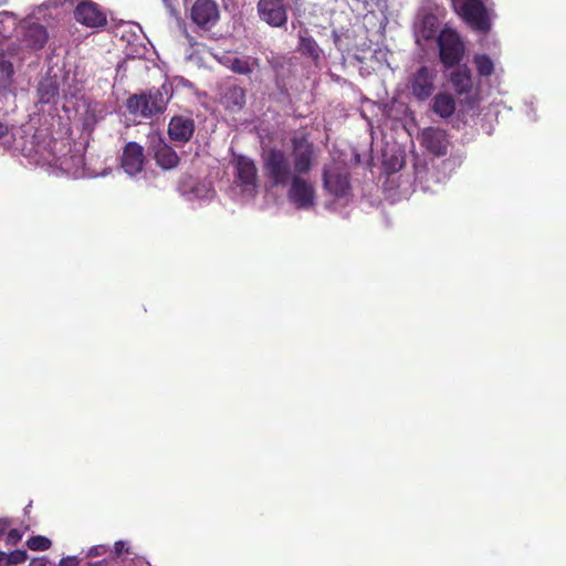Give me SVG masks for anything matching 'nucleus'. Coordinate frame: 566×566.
<instances>
[{"instance_id":"obj_16","label":"nucleus","mask_w":566,"mask_h":566,"mask_svg":"<svg viewBox=\"0 0 566 566\" xmlns=\"http://www.w3.org/2000/svg\"><path fill=\"white\" fill-rule=\"evenodd\" d=\"M220 104L231 113H239L247 104V91L234 83L226 84L221 88Z\"/></svg>"},{"instance_id":"obj_12","label":"nucleus","mask_w":566,"mask_h":566,"mask_svg":"<svg viewBox=\"0 0 566 566\" xmlns=\"http://www.w3.org/2000/svg\"><path fill=\"white\" fill-rule=\"evenodd\" d=\"M460 14L474 30L486 33L491 29L486 8L481 0H464L460 7Z\"/></svg>"},{"instance_id":"obj_30","label":"nucleus","mask_w":566,"mask_h":566,"mask_svg":"<svg viewBox=\"0 0 566 566\" xmlns=\"http://www.w3.org/2000/svg\"><path fill=\"white\" fill-rule=\"evenodd\" d=\"M22 538V534L18 530H11L7 536L9 545H15Z\"/></svg>"},{"instance_id":"obj_6","label":"nucleus","mask_w":566,"mask_h":566,"mask_svg":"<svg viewBox=\"0 0 566 566\" xmlns=\"http://www.w3.org/2000/svg\"><path fill=\"white\" fill-rule=\"evenodd\" d=\"M304 176L294 174V178L289 182L286 191L289 201L298 210L312 209L316 201L315 187Z\"/></svg>"},{"instance_id":"obj_18","label":"nucleus","mask_w":566,"mask_h":566,"mask_svg":"<svg viewBox=\"0 0 566 566\" xmlns=\"http://www.w3.org/2000/svg\"><path fill=\"white\" fill-rule=\"evenodd\" d=\"M296 51L302 56L310 59L315 65L319 63L323 54V50L319 48L316 40L310 34L307 29L298 32Z\"/></svg>"},{"instance_id":"obj_11","label":"nucleus","mask_w":566,"mask_h":566,"mask_svg":"<svg viewBox=\"0 0 566 566\" xmlns=\"http://www.w3.org/2000/svg\"><path fill=\"white\" fill-rule=\"evenodd\" d=\"M436 77L434 70L426 65L420 66L409 80L412 96L420 102L427 101L436 90Z\"/></svg>"},{"instance_id":"obj_40","label":"nucleus","mask_w":566,"mask_h":566,"mask_svg":"<svg viewBox=\"0 0 566 566\" xmlns=\"http://www.w3.org/2000/svg\"><path fill=\"white\" fill-rule=\"evenodd\" d=\"M31 507H32V502H30V503L27 505L25 510H28V511H29Z\"/></svg>"},{"instance_id":"obj_42","label":"nucleus","mask_w":566,"mask_h":566,"mask_svg":"<svg viewBox=\"0 0 566 566\" xmlns=\"http://www.w3.org/2000/svg\"><path fill=\"white\" fill-rule=\"evenodd\" d=\"M3 91H4V90H3L2 87H0V95L2 94V92H3Z\"/></svg>"},{"instance_id":"obj_24","label":"nucleus","mask_w":566,"mask_h":566,"mask_svg":"<svg viewBox=\"0 0 566 566\" xmlns=\"http://www.w3.org/2000/svg\"><path fill=\"white\" fill-rule=\"evenodd\" d=\"M439 20L433 13L424 14L421 19L418 33L424 41L433 40L439 29Z\"/></svg>"},{"instance_id":"obj_2","label":"nucleus","mask_w":566,"mask_h":566,"mask_svg":"<svg viewBox=\"0 0 566 566\" xmlns=\"http://www.w3.org/2000/svg\"><path fill=\"white\" fill-rule=\"evenodd\" d=\"M170 85L164 83L145 93L134 94L127 98L126 107L132 115L151 118L165 112L170 98Z\"/></svg>"},{"instance_id":"obj_14","label":"nucleus","mask_w":566,"mask_h":566,"mask_svg":"<svg viewBox=\"0 0 566 566\" xmlns=\"http://www.w3.org/2000/svg\"><path fill=\"white\" fill-rule=\"evenodd\" d=\"M235 177L244 191L254 190L258 184V169L254 161L239 155L234 158Z\"/></svg>"},{"instance_id":"obj_23","label":"nucleus","mask_w":566,"mask_h":566,"mask_svg":"<svg viewBox=\"0 0 566 566\" xmlns=\"http://www.w3.org/2000/svg\"><path fill=\"white\" fill-rule=\"evenodd\" d=\"M105 113L99 103L90 102L82 115V126L86 132H93L98 122L104 119Z\"/></svg>"},{"instance_id":"obj_21","label":"nucleus","mask_w":566,"mask_h":566,"mask_svg":"<svg viewBox=\"0 0 566 566\" xmlns=\"http://www.w3.org/2000/svg\"><path fill=\"white\" fill-rule=\"evenodd\" d=\"M450 83L458 95L468 94L473 87L470 69L467 65L459 66L450 74Z\"/></svg>"},{"instance_id":"obj_32","label":"nucleus","mask_w":566,"mask_h":566,"mask_svg":"<svg viewBox=\"0 0 566 566\" xmlns=\"http://www.w3.org/2000/svg\"><path fill=\"white\" fill-rule=\"evenodd\" d=\"M35 134L31 136L30 147H22L23 155L28 158H32L33 153L35 151Z\"/></svg>"},{"instance_id":"obj_20","label":"nucleus","mask_w":566,"mask_h":566,"mask_svg":"<svg viewBox=\"0 0 566 566\" xmlns=\"http://www.w3.org/2000/svg\"><path fill=\"white\" fill-rule=\"evenodd\" d=\"M156 164L163 169H172L179 164V156L163 139H158L153 146Z\"/></svg>"},{"instance_id":"obj_10","label":"nucleus","mask_w":566,"mask_h":566,"mask_svg":"<svg viewBox=\"0 0 566 566\" xmlns=\"http://www.w3.org/2000/svg\"><path fill=\"white\" fill-rule=\"evenodd\" d=\"M190 20L200 30H211L220 20L218 3L214 0H195L190 9Z\"/></svg>"},{"instance_id":"obj_5","label":"nucleus","mask_w":566,"mask_h":566,"mask_svg":"<svg viewBox=\"0 0 566 566\" xmlns=\"http://www.w3.org/2000/svg\"><path fill=\"white\" fill-rule=\"evenodd\" d=\"M291 163L294 174L307 175L316 161V150L308 135L301 133L291 138Z\"/></svg>"},{"instance_id":"obj_35","label":"nucleus","mask_w":566,"mask_h":566,"mask_svg":"<svg viewBox=\"0 0 566 566\" xmlns=\"http://www.w3.org/2000/svg\"><path fill=\"white\" fill-rule=\"evenodd\" d=\"M0 566H10L8 554L0 552Z\"/></svg>"},{"instance_id":"obj_8","label":"nucleus","mask_w":566,"mask_h":566,"mask_svg":"<svg viewBox=\"0 0 566 566\" xmlns=\"http://www.w3.org/2000/svg\"><path fill=\"white\" fill-rule=\"evenodd\" d=\"M73 17L77 23L90 29H102L107 25L106 12L92 0H78Z\"/></svg>"},{"instance_id":"obj_34","label":"nucleus","mask_w":566,"mask_h":566,"mask_svg":"<svg viewBox=\"0 0 566 566\" xmlns=\"http://www.w3.org/2000/svg\"><path fill=\"white\" fill-rule=\"evenodd\" d=\"M59 566H78L77 557L67 556L60 560Z\"/></svg>"},{"instance_id":"obj_28","label":"nucleus","mask_w":566,"mask_h":566,"mask_svg":"<svg viewBox=\"0 0 566 566\" xmlns=\"http://www.w3.org/2000/svg\"><path fill=\"white\" fill-rule=\"evenodd\" d=\"M8 558H9V565L10 566L23 563L27 559V552L25 551H21V549H17V551L11 552L10 554H8Z\"/></svg>"},{"instance_id":"obj_27","label":"nucleus","mask_w":566,"mask_h":566,"mask_svg":"<svg viewBox=\"0 0 566 566\" xmlns=\"http://www.w3.org/2000/svg\"><path fill=\"white\" fill-rule=\"evenodd\" d=\"M228 67L240 75H250L253 72V66L248 57H233L229 60Z\"/></svg>"},{"instance_id":"obj_3","label":"nucleus","mask_w":566,"mask_h":566,"mask_svg":"<svg viewBox=\"0 0 566 566\" xmlns=\"http://www.w3.org/2000/svg\"><path fill=\"white\" fill-rule=\"evenodd\" d=\"M12 36H15L25 48H35V18L32 12L19 22L14 13L0 12V38L10 39Z\"/></svg>"},{"instance_id":"obj_17","label":"nucleus","mask_w":566,"mask_h":566,"mask_svg":"<svg viewBox=\"0 0 566 566\" xmlns=\"http://www.w3.org/2000/svg\"><path fill=\"white\" fill-rule=\"evenodd\" d=\"M195 133V122L190 117L172 116L168 125L169 138L179 144L188 143Z\"/></svg>"},{"instance_id":"obj_29","label":"nucleus","mask_w":566,"mask_h":566,"mask_svg":"<svg viewBox=\"0 0 566 566\" xmlns=\"http://www.w3.org/2000/svg\"><path fill=\"white\" fill-rule=\"evenodd\" d=\"M114 552L116 556H120L123 553L130 554L129 547L123 541L115 542Z\"/></svg>"},{"instance_id":"obj_4","label":"nucleus","mask_w":566,"mask_h":566,"mask_svg":"<svg viewBox=\"0 0 566 566\" xmlns=\"http://www.w3.org/2000/svg\"><path fill=\"white\" fill-rule=\"evenodd\" d=\"M439 59L446 69L460 64L465 53V45L459 33L451 28H443L437 36Z\"/></svg>"},{"instance_id":"obj_7","label":"nucleus","mask_w":566,"mask_h":566,"mask_svg":"<svg viewBox=\"0 0 566 566\" xmlns=\"http://www.w3.org/2000/svg\"><path fill=\"white\" fill-rule=\"evenodd\" d=\"M323 187L335 198H346L352 192L350 174L344 167L332 165L323 168Z\"/></svg>"},{"instance_id":"obj_37","label":"nucleus","mask_w":566,"mask_h":566,"mask_svg":"<svg viewBox=\"0 0 566 566\" xmlns=\"http://www.w3.org/2000/svg\"><path fill=\"white\" fill-rule=\"evenodd\" d=\"M8 134V128L3 124L0 123V140L6 137Z\"/></svg>"},{"instance_id":"obj_31","label":"nucleus","mask_w":566,"mask_h":566,"mask_svg":"<svg viewBox=\"0 0 566 566\" xmlns=\"http://www.w3.org/2000/svg\"><path fill=\"white\" fill-rule=\"evenodd\" d=\"M52 542L45 536L38 535V551H46L51 547Z\"/></svg>"},{"instance_id":"obj_36","label":"nucleus","mask_w":566,"mask_h":566,"mask_svg":"<svg viewBox=\"0 0 566 566\" xmlns=\"http://www.w3.org/2000/svg\"><path fill=\"white\" fill-rule=\"evenodd\" d=\"M27 545L28 547L31 549V551H35V545H36V542H35V536H30L27 541Z\"/></svg>"},{"instance_id":"obj_26","label":"nucleus","mask_w":566,"mask_h":566,"mask_svg":"<svg viewBox=\"0 0 566 566\" xmlns=\"http://www.w3.org/2000/svg\"><path fill=\"white\" fill-rule=\"evenodd\" d=\"M473 63L480 76L489 77L494 72V63L486 54H478L473 57Z\"/></svg>"},{"instance_id":"obj_25","label":"nucleus","mask_w":566,"mask_h":566,"mask_svg":"<svg viewBox=\"0 0 566 566\" xmlns=\"http://www.w3.org/2000/svg\"><path fill=\"white\" fill-rule=\"evenodd\" d=\"M14 74L13 64L4 53H0V87L4 91L11 85Z\"/></svg>"},{"instance_id":"obj_13","label":"nucleus","mask_w":566,"mask_h":566,"mask_svg":"<svg viewBox=\"0 0 566 566\" xmlns=\"http://www.w3.org/2000/svg\"><path fill=\"white\" fill-rule=\"evenodd\" d=\"M420 145L430 154L441 157L448 154L450 146L448 133L439 127H426L419 134Z\"/></svg>"},{"instance_id":"obj_39","label":"nucleus","mask_w":566,"mask_h":566,"mask_svg":"<svg viewBox=\"0 0 566 566\" xmlns=\"http://www.w3.org/2000/svg\"><path fill=\"white\" fill-rule=\"evenodd\" d=\"M166 7H171L170 0H163Z\"/></svg>"},{"instance_id":"obj_9","label":"nucleus","mask_w":566,"mask_h":566,"mask_svg":"<svg viewBox=\"0 0 566 566\" xmlns=\"http://www.w3.org/2000/svg\"><path fill=\"white\" fill-rule=\"evenodd\" d=\"M289 6L283 0H258L259 19L271 28H285L289 20Z\"/></svg>"},{"instance_id":"obj_41","label":"nucleus","mask_w":566,"mask_h":566,"mask_svg":"<svg viewBox=\"0 0 566 566\" xmlns=\"http://www.w3.org/2000/svg\"><path fill=\"white\" fill-rule=\"evenodd\" d=\"M35 565V558L31 559L30 562V566H34Z\"/></svg>"},{"instance_id":"obj_15","label":"nucleus","mask_w":566,"mask_h":566,"mask_svg":"<svg viewBox=\"0 0 566 566\" xmlns=\"http://www.w3.org/2000/svg\"><path fill=\"white\" fill-rule=\"evenodd\" d=\"M145 155L144 148L136 142H129L125 145L120 158V166L126 174L135 176L144 168Z\"/></svg>"},{"instance_id":"obj_38","label":"nucleus","mask_w":566,"mask_h":566,"mask_svg":"<svg viewBox=\"0 0 566 566\" xmlns=\"http://www.w3.org/2000/svg\"><path fill=\"white\" fill-rule=\"evenodd\" d=\"M48 559L45 557H38V566H46Z\"/></svg>"},{"instance_id":"obj_22","label":"nucleus","mask_w":566,"mask_h":566,"mask_svg":"<svg viewBox=\"0 0 566 566\" xmlns=\"http://www.w3.org/2000/svg\"><path fill=\"white\" fill-rule=\"evenodd\" d=\"M431 109L441 118H450L455 112V101L450 93H438L432 98Z\"/></svg>"},{"instance_id":"obj_1","label":"nucleus","mask_w":566,"mask_h":566,"mask_svg":"<svg viewBox=\"0 0 566 566\" xmlns=\"http://www.w3.org/2000/svg\"><path fill=\"white\" fill-rule=\"evenodd\" d=\"M262 170L266 184L273 189L286 188L294 178L290 156L281 148L270 147L262 155Z\"/></svg>"},{"instance_id":"obj_33","label":"nucleus","mask_w":566,"mask_h":566,"mask_svg":"<svg viewBox=\"0 0 566 566\" xmlns=\"http://www.w3.org/2000/svg\"><path fill=\"white\" fill-rule=\"evenodd\" d=\"M36 32H38V48H39V46H42L46 42L48 34H46L45 29L39 24H38Z\"/></svg>"},{"instance_id":"obj_19","label":"nucleus","mask_w":566,"mask_h":566,"mask_svg":"<svg viewBox=\"0 0 566 566\" xmlns=\"http://www.w3.org/2000/svg\"><path fill=\"white\" fill-rule=\"evenodd\" d=\"M74 6V0H46L38 6V15L40 14L44 20L46 17L54 21H59Z\"/></svg>"}]
</instances>
